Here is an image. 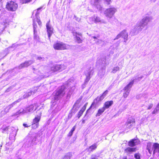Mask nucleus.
Wrapping results in <instances>:
<instances>
[{"label":"nucleus","mask_w":159,"mask_h":159,"mask_svg":"<svg viewBox=\"0 0 159 159\" xmlns=\"http://www.w3.org/2000/svg\"><path fill=\"white\" fill-rule=\"evenodd\" d=\"M152 19L151 16H146L143 17L141 20L138 22L131 30L130 34L132 35L138 34L142 30L145 26H147L149 22Z\"/></svg>","instance_id":"1"},{"label":"nucleus","mask_w":159,"mask_h":159,"mask_svg":"<svg viewBox=\"0 0 159 159\" xmlns=\"http://www.w3.org/2000/svg\"><path fill=\"white\" fill-rule=\"evenodd\" d=\"M66 90L64 86H62L54 92L53 94L55 100L57 101L63 97L65 93Z\"/></svg>","instance_id":"2"},{"label":"nucleus","mask_w":159,"mask_h":159,"mask_svg":"<svg viewBox=\"0 0 159 159\" xmlns=\"http://www.w3.org/2000/svg\"><path fill=\"white\" fill-rule=\"evenodd\" d=\"M37 104H35L33 105H30L29 107L25 109H21L19 111L16 112L15 114L13 115L12 116H17L19 114H24L25 113L30 112L33 111L34 110H35L37 109L38 106Z\"/></svg>","instance_id":"3"},{"label":"nucleus","mask_w":159,"mask_h":159,"mask_svg":"<svg viewBox=\"0 0 159 159\" xmlns=\"http://www.w3.org/2000/svg\"><path fill=\"white\" fill-rule=\"evenodd\" d=\"M54 49L57 50H64L68 49L69 46L62 42H58L54 44L53 45Z\"/></svg>","instance_id":"4"},{"label":"nucleus","mask_w":159,"mask_h":159,"mask_svg":"<svg viewBox=\"0 0 159 159\" xmlns=\"http://www.w3.org/2000/svg\"><path fill=\"white\" fill-rule=\"evenodd\" d=\"M37 112L38 113V115L33 119L32 122V127L34 129H36L38 127L39 122L40 120L42 114V112L39 110H38Z\"/></svg>","instance_id":"5"},{"label":"nucleus","mask_w":159,"mask_h":159,"mask_svg":"<svg viewBox=\"0 0 159 159\" xmlns=\"http://www.w3.org/2000/svg\"><path fill=\"white\" fill-rule=\"evenodd\" d=\"M134 80H133L124 88L123 90L124 92L123 94L124 98H126L128 96L130 92L129 89L133 86L134 83Z\"/></svg>","instance_id":"6"},{"label":"nucleus","mask_w":159,"mask_h":159,"mask_svg":"<svg viewBox=\"0 0 159 159\" xmlns=\"http://www.w3.org/2000/svg\"><path fill=\"white\" fill-rule=\"evenodd\" d=\"M116 11V8L110 7L107 9L105 11L104 14L107 17L111 18L112 17Z\"/></svg>","instance_id":"7"},{"label":"nucleus","mask_w":159,"mask_h":159,"mask_svg":"<svg viewBox=\"0 0 159 159\" xmlns=\"http://www.w3.org/2000/svg\"><path fill=\"white\" fill-rule=\"evenodd\" d=\"M7 8L9 11H15L18 7L17 4L14 2H8L6 5Z\"/></svg>","instance_id":"8"},{"label":"nucleus","mask_w":159,"mask_h":159,"mask_svg":"<svg viewBox=\"0 0 159 159\" xmlns=\"http://www.w3.org/2000/svg\"><path fill=\"white\" fill-rule=\"evenodd\" d=\"M127 129H130L134 127L135 125V121L134 119H129L125 125Z\"/></svg>","instance_id":"9"},{"label":"nucleus","mask_w":159,"mask_h":159,"mask_svg":"<svg viewBox=\"0 0 159 159\" xmlns=\"http://www.w3.org/2000/svg\"><path fill=\"white\" fill-rule=\"evenodd\" d=\"M65 68V66L63 65H56L51 68V72H54L59 70H62Z\"/></svg>","instance_id":"10"},{"label":"nucleus","mask_w":159,"mask_h":159,"mask_svg":"<svg viewBox=\"0 0 159 159\" xmlns=\"http://www.w3.org/2000/svg\"><path fill=\"white\" fill-rule=\"evenodd\" d=\"M101 0H91V4L94 6L99 11L102 10V7L100 5Z\"/></svg>","instance_id":"11"},{"label":"nucleus","mask_w":159,"mask_h":159,"mask_svg":"<svg viewBox=\"0 0 159 159\" xmlns=\"http://www.w3.org/2000/svg\"><path fill=\"white\" fill-rule=\"evenodd\" d=\"M19 101H18L14 102L11 104H10L8 106H7L4 109V110L2 111V114L4 115L6 114L7 113L9 112L10 110L14 106L17 102Z\"/></svg>","instance_id":"12"},{"label":"nucleus","mask_w":159,"mask_h":159,"mask_svg":"<svg viewBox=\"0 0 159 159\" xmlns=\"http://www.w3.org/2000/svg\"><path fill=\"white\" fill-rule=\"evenodd\" d=\"M89 20L92 23L93 22L96 23L98 22L104 23V22L103 20H101L99 17L97 16H94L93 17H92L90 18Z\"/></svg>","instance_id":"13"},{"label":"nucleus","mask_w":159,"mask_h":159,"mask_svg":"<svg viewBox=\"0 0 159 159\" xmlns=\"http://www.w3.org/2000/svg\"><path fill=\"white\" fill-rule=\"evenodd\" d=\"M46 28L49 39L53 33V28L49 24V21L46 24Z\"/></svg>","instance_id":"14"},{"label":"nucleus","mask_w":159,"mask_h":159,"mask_svg":"<svg viewBox=\"0 0 159 159\" xmlns=\"http://www.w3.org/2000/svg\"><path fill=\"white\" fill-rule=\"evenodd\" d=\"M34 62V61L33 60H30L25 61V62L21 64L19 66V68L20 69H21L24 67H27L33 64Z\"/></svg>","instance_id":"15"},{"label":"nucleus","mask_w":159,"mask_h":159,"mask_svg":"<svg viewBox=\"0 0 159 159\" xmlns=\"http://www.w3.org/2000/svg\"><path fill=\"white\" fill-rule=\"evenodd\" d=\"M108 91L106 90L99 97H98L94 100V101H96V102L98 103L99 102L102 101L106 96L108 93Z\"/></svg>","instance_id":"16"},{"label":"nucleus","mask_w":159,"mask_h":159,"mask_svg":"<svg viewBox=\"0 0 159 159\" xmlns=\"http://www.w3.org/2000/svg\"><path fill=\"white\" fill-rule=\"evenodd\" d=\"M121 37L124 39V42L126 43L128 39V33L125 30H124L120 33Z\"/></svg>","instance_id":"17"},{"label":"nucleus","mask_w":159,"mask_h":159,"mask_svg":"<svg viewBox=\"0 0 159 159\" xmlns=\"http://www.w3.org/2000/svg\"><path fill=\"white\" fill-rule=\"evenodd\" d=\"M33 25L34 29V39L37 41H39V36L37 35L36 34V24L35 23L34 20H33Z\"/></svg>","instance_id":"18"},{"label":"nucleus","mask_w":159,"mask_h":159,"mask_svg":"<svg viewBox=\"0 0 159 159\" xmlns=\"http://www.w3.org/2000/svg\"><path fill=\"white\" fill-rule=\"evenodd\" d=\"M153 154H155L156 153H158L159 152V144L157 143H154L153 145Z\"/></svg>","instance_id":"19"},{"label":"nucleus","mask_w":159,"mask_h":159,"mask_svg":"<svg viewBox=\"0 0 159 159\" xmlns=\"http://www.w3.org/2000/svg\"><path fill=\"white\" fill-rule=\"evenodd\" d=\"M136 148H132L128 147L125 150V152L127 154H130L132 152L136 151Z\"/></svg>","instance_id":"20"},{"label":"nucleus","mask_w":159,"mask_h":159,"mask_svg":"<svg viewBox=\"0 0 159 159\" xmlns=\"http://www.w3.org/2000/svg\"><path fill=\"white\" fill-rule=\"evenodd\" d=\"M92 70H89L86 71L85 72V74L86 76V78L85 79V81L86 82H88L90 79V75H91Z\"/></svg>","instance_id":"21"},{"label":"nucleus","mask_w":159,"mask_h":159,"mask_svg":"<svg viewBox=\"0 0 159 159\" xmlns=\"http://www.w3.org/2000/svg\"><path fill=\"white\" fill-rule=\"evenodd\" d=\"M113 103L112 101H107L105 103L103 107L105 109H108L113 104Z\"/></svg>","instance_id":"22"},{"label":"nucleus","mask_w":159,"mask_h":159,"mask_svg":"<svg viewBox=\"0 0 159 159\" xmlns=\"http://www.w3.org/2000/svg\"><path fill=\"white\" fill-rule=\"evenodd\" d=\"M97 148V145L96 143H94L91 146H90L88 148L86 149L88 151L91 152L95 150Z\"/></svg>","instance_id":"23"},{"label":"nucleus","mask_w":159,"mask_h":159,"mask_svg":"<svg viewBox=\"0 0 159 159\" xmlns=\"http://www.w3.org/2000/svg\"><path fill=\"white\" fill-rule=\"evenodd\" d=\"M80 102V101L77 100L74 104L73 108V110H74L75 111H77L80 108V105L79 104Z\"/></svg>","instance_id":"24"},{"label":"nucleus","mask_w":159,"mask_h":159,"mask_svg":"<svg viewBox=\"0 0 159 159\" xmlns=\"http://www.w3.org/2000/svg\"><path fill=\"white\" fill-rule=\"evenodd\" d=\"M72 33L73 34L74 36L76 35V40L77 41V42L78 43H81L82 40L80 39V38L79 37L77 36L76 35L77 34H78V35H81V33H78V34L76 32H75L74 31L72 32Z\"/></svg>","instance_id":"25"},{"label":"nucleus","mask_w":159,"mask_h":159,"mask_svg":"<svg viewBox=\"0 0 159 159\" xmlns=\"http://www.w3.org/2000/svg\"><path fill=\"white\" fill-rule=\"evenodd\" d=\"M36 88V89L34 90V91L31 90L30 92H29L28 93H26L23 95V98H24L29 97L32 94V93H33V94L34 93L37 91V88Z\"/></svg>","instance_id":"26"},{"label":"nucleus","mask_w":159,"mask_h":159,"mask_svg":"<svg viewBox=\"0 0 159 159\" xmlns=\"http://www.w3.org/2000/svg\"><path fill=\"white\" fill-rule=\"evenodd\" d=\"M105 73V68L101 69L98 73V75L101 78H102Z\"/></svg>","instance_id":"27"},{"label":"nucleus","mask_w":159,"mask_h":159,"mask_svg":"<svg viewBox=\"0 0 159 159\" xmlns=\"http://www.w3.org/2000/svg\"><path fill=\"white\" fill-rule=\"evenodd\" d=\"M106 59L105 58H100L97 61V63L99 65H103L105 64Z\"/></svg>","instance_id":"28"},{"label":"nucleus","mask_w":159,"mask_h":159,"mask_svg":"<svg viewBox=\"0 0 159 159\" xmlns=\"http://www.w3.org/2000/svg\"><path fill=\"white\" fill-rule=\"evenodd\" d=\"M106 109L103 107L99 109L98 111V112L96 114V116H99Z\"/></svg>","instance_id":"29"},{"label":"nucleus","mask_w":159,"mask_h":159,"mask_svg":"<svg viewBox=\"0 0 159 159\" xmlns=\"http://www.w3.org/2000/svg\"><path fill=\"white\" fill-rule=\"evenodd\" d=\"M152 144L151 143H148L147 144L146 148L148 150V152L151 154L152 152V149H151Z\"/></svg>","instance_id":"30"},{"label":"nucleus","mask_w":159,"mask_h":159,"mask_svg":"<svg viewBox=\"0 0 159 159\" xmlns=\"http://www.w3.org/2000/svg\"><path fill=\"white\" fill-rule=\"evenodd\" d=\"M72 156L71 152H68L65 155L62 159H70Z\"/></svg>","instance_id":"31"},{"label":"nucleus","mask_w":159,"mask_h":159,"mask_svg":"<svg viewBox=\"0 0 159 159\" xmlns=\"http://www.w3.org/2000/svg\"><path fill=\"white\" fill-rule=\"evenodd\" d=\"M134 143L133 139H131L128 143V145L131 147H133L136 146Z\"/></svg>","instance_id":"32"},{"label":"nucleus","mask_w":159,"mask_h":159,"mask_svg":"<svg viewBox=\"0 0 159 159\" xmlns=\"http://www.w3.org/2000/svg\"><path fill=\"white\" fill-rule=\"evenodd\" d=\"M120 70V68L118 66L114 67L112 69L111 71V73H115L117 71H119Z\"/></svg>","instance_id":"33"},{"label":"nucleus","mask_w":159,"mask_h":159,"mask_svg":"<svg viewBox=\"0 0 159 159\" xmlns=\"http://www.w3.org/2000/svg\"><path fill=\"white\" fill-rule=\"evenodd\" d=\"M75 126H74L73 128L71 129L70 132L68 134V136H72L73 133L74 132V131L75 130Z\"/></svg>","instance_id":"34"},{"label":"nucleus","mask_w":159,"mask_h":159,"mask_svg":"<svg viewBox=\"0 0 159 159\" xmlns=\"http://www.w3.org/2000/svg\"><path fill=\"white\" fill-rule=\"evenodd\" d=\"M16 134H14L11 135V134H10L9 139L10 140H11L12 142L14 141L15 139V136Z\"/></svg>","instance_id":"35"},{"label":"nucleus","mask_w":159,"mask_h":159,"mask_svg":"<svg viewBox=\"0 0 159 159\" xmlns=\"http://www.w3.org/2000/svg\"><path fill=\"white\" fill-rule=\"evenodd\" d=\"M158 111H159V106L157 105V107L155 108L154 110L152 111V113L155 114Z\"/></svg>","instance_id":"36"},{"label":"nucleus","mask_w":159,"mask_h":159,"mask_svg":"<svg viewBox=\"0 0 159 159\" xmlns=\"http://www.w3.org/2000/svg\"><path fill=\"white\" fill-rule=\"evenodd\" d=\"M133 140L135 145H138L140 143V142L138 139H133Z\"/></svg>","instance_id":"37"},{"label":"nucleus","mask_w":159,"mask_h":159,"mask_svg":"<svg viewBox=\"0 0 159 159\" xmlns=\"http://www.w3.org/2000/svg\"><path fill=\"white\" fill-rule=\"evenodd\" d=\"M103 1L104 4L107 5H109L111 2V0H103Z\"/></svg>","instance_id":"38"},{"label":"nucleus","mask_w":159,"mask_h":159,"mask_svg":"<svg viewBox=\"0 0 159 159\" xmlns=\"http://www.w3.org/2000/svg\"><path fill=\"white\" fill-rule=\"evenodd\" d=\"M2 132L4 133L5 132L7 131L8 129V127H4L3 126L2 128Z\"/></svg>","instance_id":"39"},{"label":"nucleus","mask_w":159,"mask_h":159,"mask_svg":"<svg viewBox=\"0 0 159 159\" xmlns=\"http://www.w3.org/2000/svg\"><path fill=\"white\" fill-rule=\"evenodd\" d=\"M87 106V103L85 104L84 106L82 107L81 109L80 110L84 112V111L85 110Z\"/></svg>","instance_id":"40"},{"label":"nucleus","mask_w":159,"mask_h":159,"mask_svg":"<svg viewBox=\"0 0 159 159\" xmlns=\"http://www.w3.org/2000/svg\"><path fill=\"white\" fill-rule=\"evenodd\" d=\"M22 3H25L30 2L32 0H20Z\"/></svg>","instance_id":"41"},{"label":"nucleus","mask_w":159,"mask_h":159,"mask_svg":"<svg viewBox=\"0 0 159 159\" xmlns=\"http://www.w3.org/2000/svg\"><path fill=\"white\" fill-rule=\"evenodd\" d=\"M134 157L136 159H140V157L139 154L136 153L134 155Z\"/></svg>","instance_id":"42"},{"label":"nucleus","mask_w":159,"mask_h":159,"mask_svg":"<svg viewBox=\"0 0 159 159\" xmlns=\"http://www.w3.org/2000/svg\"><path fill=\"white\" fill-rule=\"evenodd\" d=\"M120 37H121V35L120 33L119 34H118L117 36L114 39V40H116V39H119V38H120Z\"/></svg>","instance_id":"43"},{"label":"nucleus","mask_w":159,"mask_h":159,"mask_svg":"<svg viewBox=\"0 0 159 159\" xmlns=\"http://www.w3.org/2000/svg\"><path fill=\"white\" fill-rule=\"evenodd\" d=\"M83 113V112L81 111H80L79 112L78 114V118H80V117L82 116Z\"/></svg>","instance_id":"44"},{"label":"nucleus","mask_w":159,"mask_h":159,"mask_svg":"<svg viewBox=\"0 0 159 159\" xmlns=\"http://www.w3.org/2000/svg\"><path fill=\"white\" fill-rule=\"evenodd\" d=\"M36 21L39 25H41L42 23L40 20L37 19Z\"/></svg>","instance_id":"45"},{"label":"nucleus","mask_w":159,"mask_h":159,"mask_svg":"<svg viewBox=\"0 0 159 159\" xmlns=\"http://www.w3.org/2000/svg\"><path fill=\"white\" fill-rule=\"evenodd\" d=\"M102 40L100 39H98L97 41L96 42L97 44H99L102 43Z\"/></svg>","instance_id":"46"},{"label":"nucleus","mask_w":159,"mask_h":159,"mask_svg":"<svg viewBox=\"0 0 159 159\" xmlns=\"http://www.w3.org/2000/svg\"><path fill=\"white\" fill-rule=\"evenodd\" d=\"M153 106V105L152 104H150L149 105V106L148 108V109H150Z\"/></svg>","instance_id":"47"},{"label":"nucleus","mask_w":159,"mask_h":159,"mask_svg":"<svg viewBox=\"0 0 159 159\" xmlns=\"http://www.w3.org/2000/svg\"><path fill=\"white\" fill-rule=\"evenodd\" d=\"M72 116V114L71 113H69L68 115V118L70 119Z\"/></svg>","instance_id":"48"},{"label":"nucleus","mask_w":159,"mask_h":159,"mask_svg":"<svg viewBox=\"0 0 159 159\" xmlns=\"http://www.w3.org/2000/svg\"><path fill=\"white\" fill-rule=\"evenodd\" d=\"M143 77V76H141L140 77H139L138 78V79H135V80H141Z\"/></svg>","instance_id":"49"},{"label":"nucleus","mask_w":159,"mask_h":159,"mask_svg":"<svg viewBox=\"0 0 159 159\" xmlns=\"http://www.w3.org/2000/svg\"><path fill=\"white\" fill-rule=\"evenodd\" d=\"M42 59V58L41 57H38L37 58V59L39 60H40Z\"/></svg>","instance_id":"50"},{"label":"nucleus","mask_w":159,"mask_h":159,"mask_svg":"<svg viewBox=\"0 0 159 159\" xmlns=\"http://www.w3.org/2000/svg\"><path fill=\"white\" fill-rule=\"evenodd\" d=\"M157 0H151V1L152 2H155Z\"/></svg>","instance_id":"51"},{"label":"nucleus","mask_w":159,"mask_h":159,"mask_svg":"<svg viewBox=\"0 0 159 159\" xmlns=\"http://www.w3.org/2000/svg\"><path fill=\"white\" fill-rule=\"evenodd\" d=\"M23 126H24L25 127H27L28 126L26 124H23Z\"/></svg>","instance_id":"52"},{"label":"nucleus","mask_w":159,"mask_h":159,"mask_svg":"<svg viewBox=\"0 0 159 159\" xmlns=\"http://www.w3.org/2000/svg\"><path fill=\"white\" fill-rule=\"evenodd\" d=\"M11 89V88H9L8 89H7L6 90V91L7 92H8V91H9V89Z\"/></svg>","instance_id":"53"},{"label":"nucleus","mask_w":159,"mask_h":159,"mask_svg":"<svg viewBox=\"0 0 159 159\" xmlns=\"http://www.w3.org/2000/svg\"><path fill=\"white\" fill-rule=\"evenodd\" d=\"M92 37L93 38V39H97V37L96 36H93Z\"/></svg>","instance_id":"54"},{"label":"nucleus","mask_w":159,"mask_h":159,"mask_svg":"<svg viewBox=\"0 0 159 159\" xmlns=\"http://www.w3.org/2000/svg\"><path fill=\"white\" fill-rule=\"evenodd\" d=\"M82 123H84V120H83Z\"/></svg>","instance_id":"55"},{"label":"nucleus","mask_w":159,"mask_h":159,"mask_svg":"<svg viewBox=\"0 0 159 159\" xmlns=\"http://www.w3.org/2000/svg\"><path fill=\"white\" fill-rule=\"evenodd\" d=\"M2 0H0V4L1 3V1Z\"/></svg>","instance_id":"56"},{"label":"nucleus","mask_w":159,"mask_h":159,"mask_svg":"<svg viewBox=\"0 0 159 159\" xmlns=\"http://www.w3.org/2000/svg\"><path fill=\"white\" fill-rule=\"evenodd\" d=\"M35 68H33V70H35Z\"/></svg>","instance_id":"57"},{"label":"nucleus","mask_w":159,"mask_h":159,"mask_svg":"<svg viewBox=\"0 0 159 159\" xmlns=\"http://www.w3.org/2000/svg\"><path fill=\"white\" fill-rule=\"evenodd\" d=\"M40 9V8H39V9H38V10H39V9Z\"/></svg>","instance_id":"58"},{"label":"nucleus","mask_w":159,"mask_h":159,"mask_svg":"<svg viewBox=\"0 0 159 159\" xmlns=\"http://www.w3.org/2000/svg\"><path fill=\"white\" fill-rule=\"evenodd\" d=\"M157 105L159 106V103Z\"/></svg>","instance_id":"59"},{"label":"nucleus","mask_w":159,"mask_h":159,"mask_svg":"<svg viewBox=\"0 0 159 159\" xmlns=\"http://www.w3.org/2000/svg\"><path fill=\"white\" fill-rule=\"evenodd\" d=\"M68 95H70V94H68Z\"/></svg>","instance_id":"60"}]
</instances>
